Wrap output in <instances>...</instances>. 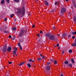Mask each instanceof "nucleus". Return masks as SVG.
<instances>
[{
  "label": "nucleus",
  "instance_id": "obj_54",
  "mask_svg": "<svg viewBox=\"0 0 76 76\" xmlns=\"http://www.w3.org/2000/svg\"><path fill=\"white\" fill-rule=\"evenodd\" d=\"M54 29H55V27L53 28Z\"/></svg>",
  "mask_w": 76,
  "mask_h": 76
},
{
  "label": "nucleus",
  "instance_id": "obj_47",
  "mask_svg": "<svg viewBox=\"0 0 76 76\" xmlns=\"http://www.w3.org/2000/svg\"><path fill=\"white\" fill-rule=\"evenodd\" d=\"M61 76H63V74H61Z\"/></svg>",
  "mask_w": 76,
  "mask_h": 76
},
{
  "label": "nucleus",
  "instance_id": "obj_46",
  "mask_svg": "<svg viewBox=\"0 0 76 76\" xmlns=\"http://www.w3.org/2000/svg\"><path fill=\"white\" fill-rule=\"evenodd\" d=\"M62 53H63V54H64V51H62Z\"/></svg>",
  "mask_w": 76,
  "mask_h": 76
},
{
  "label": "nucleus",
  "instance_id": "obj_45",
  "mask_svg": "<svg viewBox=\"0 0 76 76\" xmlns=\"http://www.w3.org/2000/svg\"><path fill=\"white\" fill-rule=\"evenodd\" d=\"M37 36L38 37H39V36H39V34H37Z\"/></svg>",
  "mask_w": 76,
  "mask_h": 76
},
{
  "label": "nucleus",
  "instance_id": "obj_10",
  "mask_svg": "<svg viewBox=\"0 0 76 76\" xmlns=\"http://www.w3.org/2000/svg\"><path fill=\"white\" fill-rule=\"evenodd\" d=\"M18 45L19 46L20 50H22V47H21V46H20V43H19L18 44Z\"/></svg>",
  "mask_w": 76,
  "mask_h": 76
},
{
  "label": "nucleus",
  "instance_id": "obj_28",
  "mask_svg": "<svg viewBox=\"0 0 76 76\" xmlns=\"http://www.w3.org/2000/svg\"><path fill=\"white\" fill-rule=\"evenodd\" d=\"M13 16H14V14H12V15L10 16V18H13Z\"/></svg>",
  "mask_w": 76,
  "mask_h": 76
},
{
  "label": "nucleus",
  "instance_id": "obj_32",
  "mask_svg": "<svg viewBox=\"0 0 76 76\" xmlns=\"http://www.w3.org/2000/svg\"><path fill=\"white\" fill-rule=\"evenodd\" d=\"M5 22H6L7 21V18H6L4 19Z\"/></svg>",
  "mask_w": 76,
  "mask_h": 76
},
{
  "label": "nucleus",
  "instance_id": "obj_41",
  "mask_svg": "<svg viewBox=\"0 0 76 76\" xmlns=\"http://www.w3.org/2000/svg\"><path fill=\"white\" fill-rule=\"evenodd\" d=\"M11 37H12V36H9V38H11Z\"/></svg>",
  "mask_w": 76,
  "mask_h": 76
},
{
  "label": "nucleus",
  "instance_id": "obj_20",
  "mask_svg": "<svg viewBox=\"0 0 76 76\" xmlns=\"http://www.w3.org/2000/svg\"><path fill=\"white\" fill-rule=\"evenodd\" d=\"M1 4H4V0H2L1 1Z\"/></svg>",
  "mask_w": 76,
  "mask_h": 76
},
{
  "label": "nucleus",
  "instance_id": "obj_13",
  "mask_svg": "<svg viewBox=\"0 0 76 76\" xmlns=\"http://www.w3.org/2000/svg\"><path fill=\"white\" fill-rule=\"evenodd\" d=\"M46 69L47 70H49L50 69V66H48L46 67Z\"/></svg>",
  "mask_w": 76,
  "mask_h": 76
},
{
  "label": "nucleus",
  "instance_id": "obj_16",
  "mask_svg": "<svg viewBox=\"0 0 76 76\" xmlns=\"http://www.w3.org/2000/svg\"><path fill=\"white\" fill-rule=\"evenodd\" d=\"M73 19L75 22H76V17L75 16L73 17Z\"/></svg>",
  "mask_w": 76,
  "mask_h": 76
},
{
  "label": "nucleus",
  "instance_id": "obj_50",
  "mask_svg": "<svg viewBox=\"0 0 76 76\" xmlns=\"http://www.w3.org/2000/svg\"><path fill=\"white\" fill-rule=\"evenodd\" d=\"M60 47H58V50H60Z\"/></svg>",
  "mask_w": 76,
  "mask_h": 76
},
{
  "label": "nucleus",
  "instance_id": "obj_17",
  "mask_svg": "<svg viewBox=\"0 0 76 76\" xmlns=\"http://www.w3.org/2000/svg\"><path fill=\"white\" fill-rule=\"evenodd\" d=\"M45 4L47 5V6H48V2L46 1H45Z\"/></svg>",
  "mask_w": 76,
  "mask_h": 76
},
{
  "label": "nucleus",
  "instance_id": "obj_5",
  "mask_svg": "<svg viewBox=\"0 0 76 76\" xmlns=\"http://www.w3.org/2000/svg\"><path fill=\"white\" fill-rule=\"evenodd\" d=\"M7 50V46H5L3 48V52H6Z\"/></svg>",
  "mask_w": 76,
  "mask_h": 76
},
{
  "label": "nucleus",
  "instance_id": "obj_31",
  "mask_svg": "<svg viewBox=\"0 0 76 76\" xmlns=\"http://www.w3.org/2000/svg\"><path fill=\"white\" fill-rule=\"evenodd\" d=\"M71 37V35H69L67 36L68 38H69Z\"/></svg>",
  "mask_w": 76,
  "mask_h": 76
},
{
  "label": "nucleus",
  "instance_id": "obj_40",
  "mask_svg": "<svg viewBox=\"0 0 76 76\" xmlns=\"http://www.w3.org/2000/svg\"><path fill=\"white\" fill-rule=\"evenodd\" d=\"M55 5H57V2H56L55 3Z\"/></svg>",
  "mask_w": 76,
  "mask_h": 76
},
{
  "label": "nucleus",
  "instance_id": "obj_4",
  "mask_svg": "<svg viewBox=\"0 0 76 76\" xmlns=\"http://www.w3.org/2000/svg\"><path fill=\"white\" fill-rule=\"evenodd\" d=\"M14 50L13 52V54L15 55H16V56H17V55L16 54V51H17V48L15 47L14 48Z\"/></svg>",
  "mask_w": 76,
  "mask_h": 76
},
{
  "label": "nucleus",
  "instance_id": "obj_49",
  "mask_svg": "<svg viewBox=\"0 0 76 76\" xmlns=\"http://www.w3.org/2000/svg\"><path fill=\"white\" fill-rule=\"evenodd\" d=\"M72 9H73V6H72L71 7Z\"/></svg>",
  "mask_w": 76,
  "mask_h": 76
},
{
  "label": "nucleus",
  "instance_id": "obj_22",
  "mask_svg": "<svg viewBox=\"0 0 76 76\" xmlns=\"http://www.w3.org/2000/svg\"><path fill=\"white\" fill-rule=\"evenodd\" d=\"M65 64H67L68 63H69V62H68V61H66L64 62Z\"/></svg>",
  "mask_w": 76,
  "mask_h": 76
},
{
  "label": "nucleus",
  "instance_id": "obj_21",
  "mask_svg": "<svg viewBox=\"0 0 76 76\" xmlns=\"http://www.w3.org/2000/svg\"><path fill=\"white\" fill-rule=\"evenodd\" d=\"M71 61H72V63H75V61H74V60H73V59L72 58L71 59Z\"/></svg>",
  "mask_w": 76,
  "mask_h": 76
},
{
  "label": "nucleus",
  "instance_id": "obj_26",
  "mask_svg": "<svg viewBox=\"0 0 76 76\" xmlns=\"http://www.w3.org/2000/svg\"><path fill=\"white\" fill-rule=\"evenodd\" d=\"M37 60H38V61H40V60H41V58H37Z\"/></svg>",
  "mask_w": 76,
  "mask_h": 76
},
{
  "label": "nucleus",
  "instance_id": "obj_7",
  "mask_svg": "<svg viewBox=\"0 0 76 76\" xmlns=\"http://www.w3.org/2000/svg\"><path fill=\"white\" fill-rule=\"evenodd\" d=\"M12 50V48L10 47H9L7 49V51H8V52H10V51Z\"/></svg>",
  "mask_w": 76,
  "mask_h": 76
},
{
  "label": "nucleus",
  "instance_id": "obj_35",
  "mask_svg": "<svg viewBox=\"0 0 76 76\" xmlns=\"http://www.w3.org/2000/svg\"><path fill=\"white\" fill-rule=\"evenodd\" d=\"M72 38L73 39H75V36H73V37H72Z\"/></svg>",
  "mask_w": 76,
  "mask_h": 76
},
{
  "label": "nucleus",
  "instance_id": "obj_53",
  "mask_svg": "<svg viewBox=\"0 0 76 76\" xmlns=\"http://www.w3.org/2000/svg\"><path fill=\"white\" fill-rule=\"evenodd\" d=\"M50 61H53V60H52V59H51V60H50Z\"/></svg>",
  "mask_w": 76,
  "mask_h": 76
},
{
  "label": "nucleus",
  "instance_id": "obj_8",
  "mask_svg": "<svg viewBox=\"0 0 76 76\" xmlns=\"http://www.w3.org/2000/svg\"><path fill=\"white\" fill-rule=\"evenodd\" d=\"M72 3L73 4L74 7L76 8V3H75V1H72Z\"/></svg>",
  "mask_w": 76,
  "mask_h": 76
},
{
  "label": "nucleus",
  "instance_id": "obj_34",
  "mask_svg": "<svg viewBox=\"0 0 76 76\" xmlns=\"http://www.w3.org/2000/svg\"><path fill=\"white\" fill-rule=\"evenodd\" d=\"M9 64H12V62H8Z\"/></svg>",
  "mask_w": 76,
  "mask_h": 76
},
{
  "label": "nucleus",
  "instance_id": "obj_19",
  "mask_svg": "<svg viewBox=\"0 0 76 76\" xmlns=\"http://www.w3.org/2000/svg\"><path fill=\"white\" fill-rule=\"evenodd\" d=\"M12 31H16V28H12Z\"/></svg>",
  "mask_w": 76,
  "mask_h": 76
},
{
  "label": "nucleus",
  "instance_id": "obj_51",
  "mask_svg": "<svg viewBox=\"0 0 76 76\" xmlns=\"http://www.w3.org/2000/svg\"><path fill=\"white\" fill-rule=\"evenodd\" d=\"M58 37L60 36V34H58Z\"/></svg>",
  "mask_w": 76,
  "mask_h": 76
},
{
  "label": "nucleus",
  "instance_id": "obj_30",
  "mask_svg": "<svg viewBox=\"0 0 76 76\" xmlns=\"http://www.w3.org/2000/svg\"><path fill=\"white\" fill-rule=\"evenodd\" d=\"M14 1H16V2H19V0H14Z\"/></svg>",
  "mask_w": 76,
  "mask_h": 76
},
{
  "label": "nucleus",
  "instance_id": "obj_3",
  "mask_svg": "<svg viewBox=\"0 0 76 76\" xmlns=\"http://www.w3.org/2000/svg\"><path fill=\"white\" fill-rule=\"evenodd\" d=\"M49 38L51 40H54L55 39V37L53 35H50L49 37Z\"/></svg>",
  "mask_w": 76,
  "mask_h": 76
},
{
  "label": "nucleus",
  "instance_id": "obj_11",
  "mask_svg": "<svg viewBox=\"0 0 76 76\" xmlns=\"http://www.w3.org/2000/svg\"><path fill=\"white\" fill-rule=\"evenodd\" d=\"M25 63V62H24L22 63H21L20 64H19V66H22L23 64Z\"/></svg>",
  "mask_w": 76,
  "mask_h": 76
},
{
  "label": "nucleus",
  "instance_id": "obj_37",
  "mask_svg": "<svg viewBox=\"0 0 76 76\" xmlns=\"http://www.w3.org/2000/svg\"><path fill=\"white\" fill-rule=\"evenodd\" d=\"M9 0H7V3H9Z\"/></svg>",
  "mask_w": 76,
  "mask_h": 76
},
{
  "label": "nucleus",
  "instance_id": "obj_15",
  "mask_svg": "<svg viewBox=\"0 0 76 76\" xmlns=\"http://www.w3.org/2000/svg\"><path fill=\"white\" fill-rule=\"evenodd\" d=\"M29 62H34L35 61L34 60L33 61L32 59H30L28 61Z\"/></svg>",
  "mask_w": 76,
  "mask_h": 76
},
{
  "label": "nucleus",
  "instance_id": "obj_2",
  "mask_svg": "<svg viewBox=\"0 0 76 76\" xmlns=\"http://www.w3.org/2000/svg\"><path fill=\"white\" fill-rule=\"evenodd\" d=\"M24 32H26V31L23 30L21 31V32L20 33V34L18 35L19 37H22V34Z\"/></svg>",
  "mask_w": 76,
  "mask_h": 76
},
{
  "label": "nucleus",
  "instance_id": "obj_44",
  "mask_svg": "<svg viewBox=\"0 0 76 76\" xmlns=\"http://www.w3.org/2000/svg\"><path fill=\"white\" fill-rule=\"evenodd\" d=\"M75 43H76V38L75 39Z\"/></svg>",
  "mask_w": 76,
  "mask_h": 76
},
{
  "label": "nucleus",
  "instance_id": "obj_48",
  "mask_svg": "<svg viewBox=\"0 0 76 76\" xmlns=\"http://www.w3.org/2000/svg\"><path fill=\"white\" fill-rule=\"evenodd\" d=\"M66 1H68L69 0H65Z\"/></svg>",
  "mask_w": 76,
  "mask_h": 76
},
{
  "label": "nucleus",
  "instance_id": "obj_23",
  "mask_svg": "<svg viewBox=\"0 0 76 76\" xmlns=\"http://www.w3.org/2000/svg\"><path fill=\"white\" fill-rule=\"evenodd\" d=\"M28 66V67H29V68H30L31 67V64H27Z\"/></svg>",
  "mask_w": 76,
  "mask_h": 76
},
{
  "label": "nucleus",
  "instance_id": "obj_33",
  "mask_svg": "<svg viewBox=\"0 0 76 76\" xmlns=\"http://www.w3.org/2000/svg\"><path fill=\"white\" fill-rule=\"evenodd\" d=\"M40 34H42L43 33V32H42V31H41L40 32Z\"/></svg>",
  "mask_w": 76,
  "mask_h": 76
},
{
  "label": "nucleus",
  "instance_id": "obj_12",
  "mask_svg": "<svg viewBox=\"0 0 76 76\" xmlns=\"http://www.w3.org/2000/svg\"><path fill=\"white\" fill-rule=\"evenodd\" d=\"M25 63V62H24L22 63H21L20 64H19V66H22L23 64Z\"/></svg>",
  "mask_w": 76,
  "mask_h": 76
},
{
  "label": "nucleus",
  "instance_id": "obj_9",
  "mask_svg": "<svg viewBox=\"0 0 76 76\" xmlns=\"http://www.w3.org/2000/svg\"><path fill=\"white\" fill-rule=\"evenodd\" d=\"M51 35V34L50 33H47L45 34L46 37H50V36Z\"/></svg>",
  "mask_w": 76,
  "mask_h": 76
},
{
  "label": "nucleus",
  "instance_id": "obj_6",
  "mask_svg": "<svg viewBox=\"0 0 76 76\" xmlns=\"http://www.w3.org/2000/svg\"><path fill=\"white\" fill-rule=\"evenodd\" d=\"M61 12L62 13H63L66 12V9H65V8H63L61 10Z\"/></svg>",
  "mask_w": 76,
  "mask_h": 76
},
{
  "label": "nucleus",
  "instance_id": "obj_25",
  "mask_svg": "<svg viewBox=\"0 0 76 76\" xmlns=\"http://www.w3.org/2000/svg\"><path fill=\"white\" fill-rule=\"evenodd\" d=\"M69 53H72V50H69Z\"/></svg>",
  "mask_w": 76,
  "mask_h": 76
},
{
  "label": "nucleus",
  "instance_id": "obj_36",
  "mask_svg": "<svg viewBox=\"0 0 76 76\" xmlns=\"http://www.w3.org/2000/svg\"><path fill=\"white\" fill-rule=\"evenodd\" d=\"M4 32H5V33H8V31H7V32L6 31H4Z\"/></svg>",
  "mask_w": 76,
  "mask_h": 76
},
{
  "label": "nucleus",
  "instance_id": "obj_14",
  "mask_svg": "<svg viewBox=\"0 0 76 76\" xmlns=\"http://www.w3.org/2000/svg\"><path fill=\"white\" fill-rule=\"evenodd\" d=\"M66 36V34H63L62 35V38H65Z\"/></svg>",
  "mask_w": 76,
  "mask_h": 76
},
{
  "label": "nucleus",
  "instance_id": "obj_27",
  "mask_svg": "<svg viewBox=\"0 0 76 76\" xmlns=\"http://www.w3.org/2000/svg\"><path fill=\"white\" fill-rule=\"evenodd\" d=\"M72 34L74 35H75L76 34V31H75V32H72Z\"/></svg>",
  "mask_w": 76,
  "mask_h": 76
},
{
  "label": "nucleus",
  "instance_id": "obj_24",
  "mask_svg": "<svg viewBox=\"0 0 76 76\" xmlns=\"http://www.w3.org/2000/svg\"><path fill=\"white\" fill-rule=\"evenodd\" d=\"M72 45L74 46H76V43H73Z\"/></svg>",
  "mask_w": 76,
  "mask_h": 76
},
{
  "label": "nucleus",
  "instance_id": "obj_39",
  "mask_svg": "<svg viewBox=\"0 0 76 76\" xmlns=\"http://www.w3.org/2000/svg\"><path fill=\"white\" fill-rule=\"evenodd\" d=\"M42 58H45V56H42Z\"/></svg>",
  "mask_w": 76,
  "mask_h": 76
},
{
  "label": "nucleus",
  "instance_id": "obj_38",
  "mask_svg": "<svg viewBox=\"0 0 76 76\" xmlns=\"http://www.w3.org/2000/svg\"><path fill=\"white\" fill-rule=\"evenodd\" d=\"M40 56H41V57H43V56H42V54H40Z\"/></svg>",
  "mask_w": 76,
  "mask_h": 76
},
{
  "label": "nucleus",
  "instance_id": "obj_29",
  "mask_svg": "<svg viewBox=\"0 0 76 76\" xmlns=\"http://www.w3.org/2000/svg\"><path fill=\"white\" fill-rule=\"evenodd\" d=\"M57 63V61L55 60L54 61V64H56Z\"/></svg>",
  "mask_w": 76,
  "mask_h": 76
},
{
  "label": "nucleus",
  "instance_id": "obj_1",
  "mask_svg": "<svg viewBox=\"0 0 76 76\" xmlns=\"http://www.w3.org/2000/svg\"><path fill=\"white\" fill-rule=\"evenodd\" d=\"M25 7H23L22 8V11H21V10L20 9H18V13L19 14H20L21 15H25Z\"/></svg>",
  "mask_w": 76,
  "mask_h": 76
},
{
  "label": "nucleus",
  "instance_id": "obj_43",
  "mask_svg": "<svg viewBox=\"0 0 76 76\" xmlns=\"http://www.w3.org/2000/svg\"><path fill=\"white\" fill-rule=\"evenodd\" d=\"M56 45H57V47H58V46H59V44H57Z\"/></svg>",
  "mask_w": 76,
  "mask_h": 76
},
{
  "label": "nucleus",
  "instance_id": "obj_18",
  "mask_svg": "<svg viewBox=\"0 0 76 76\" xmlns=\"http://www.w3.org/2000/svg\"><path fill=\"white\" fill-rule=\"evenodd\" d=\"M72 64H69L68 65V66H69L70 67H72Z\"/></svg>",
  "mask_w": 76,
  "mask_h": 76
},
{
  "label": "nucleus",
  "instance_id": "obj_52",
  "mask_svg": "<svg viewBox=\"0 0 76 76\" xmlns=\"http://www.w3.org/2000/svg\"><path fill=\"white\" fill-rule=\"evenodd\" d=\"M50 64V63H49L48 64Z\"/></svg>",
  "mask_w": 76,
  "mask_h": 76
},
{
  "label": "nucleus",
  "instance_id": "obj_42",
  "mask_svg": "<svg viewBox=\"0 0 76 76\" xmlns=\"http://www.w3.org/2000/svg\"><path fill=\"white\" fill-rule=\"evenodd\" d=\"M35 26L34 25H33L32 28H35Z\"/></svg>",
  "mask_w": 76,
  "mask_h": 76
}]
</instances>
